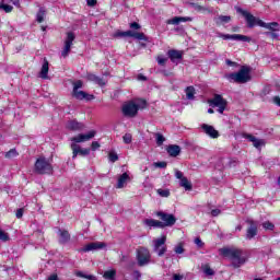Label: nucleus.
<instances>
[{
    "instance_id": "393cba45",
    "label": "nucleus",
    "mask_w": 280,
    "mask_h": 280,
    "mask_svg": "<svg viewBox=\"0 0 280 280\" xmlns=\"http://www.w3.org/2000/svg\"><path fill=\"white\" fill-rule=\"evenodd\" d=\"M187 21H191V18H180L175 16L166 21L167 25H179V23H187Z\"/></svg>"
},
{
    "instance_id": "f03ea898",
    "label": "nucleus",
    "mask_w": 280,
    "mask_h": 280,
    "mask_svg": "<svg viewBox=\"0 0 280 280\" xmlns=\"http://www.w3.org/2000/svg\"><path fill=\"white\" fill-rule=\"evenodd\" d=\"M220 255L222 257H229L232 260V266L234 268H241L246 264V256H244V252L240 248L235 247H223L219 249Z\"/></svg>"
},
{
    "instance_id": "58836bf2",
    "label": "nucleus",
    "mask_w": 280,
    "mask_h": 280,
    "mask_svg": "<svg viewBox=\"0 0 280 280\" xmlns=\"http://www.w3.org/2000/svg\"><path fill=\"white\" fill-rule=\"evenodd\" d=\"M155 139L158 145H163V143H165V137L161 133H155Z\"/></svg>"
},
{
    "instance_id": "a18cd8bd",
    "label": "nucleus",
    "mask_w": 280,
    "mask_h": 280,
    "mask_svg": "<svg viewBox=\"0 0 280 280\" xmlns=\"http://www.w3.org/2000/svg\"><path fill=\"white\" fill-rule=\"evenodd\" d=\"M122 141L124 143H132V135L130 133H126L124 137H122Z\"/></svg>"
},
{
    "instance_id": "f704fd0d",
    "label": "nucleus",
    "mask_w": 280,
    "mask_h": 280,
    "mask_svg": "<svg viewBox=\"0 0 280 280\" xmlns=\"http://www.w3.org/2000/svg\"><path fill=\"white\" fill-rule=\"evenodd\" d=\"M191 9L196 10V12H207V8L198 4V3H190Z\"/></svg>"
},
{
    "instance_id": "473e14b6",
    "label": "nucleus",
    "mask_w": 280,
    "mask_h": 280,
    "mask_svg": "<svg viewBox=\"0 0 280 280\" xmlns=\"http://www.w3.org/2000/svg\"><path fill=\"white\" fill-rule=\"evenodd\" d=\"M194 95H196V89H194V86L186 88L187 100H194Z\"/></svg>"
},
{
    "instance_id": "ea45409f",
    "label": "nucleus",
    "mask_w": 280,
    "mask_h": 280,
    "mask_svg": "<svg viewBox=\"0 0 280 280\" xmlns=\"http://www.w3.org/2000/svg\"><path fill=\"white\" fill-rule=\"evenodd\" d=\"M0 240L1 242H10V235L0 229Z\"/></svg>"
},
{
    "instance_id": "9b49d317",
    "label": "nucleus",
    "mask_w": 280,
    "mask_h": 280,
    "mask_svg": "<svg viewBox=\"0 0 280 280\" xmlns=\"http://www.w3.org/2000/svg\"><path fill=\"white\" fill-rule=\"evenodd\" d=\"M156 215L162 220L163 229H165V226H174L176 224V217H174V214L159 211L156 212Z\"/></svg>"
},
{
    "instance_id": "b1692460",
    "label": "nucleus",
    "mask_w": 280,
    "mask_h": 280,
    "mask_svg": "<svg viewBox=\"0 0 280 280\" xmlns=\"http://www.w3.org/2000/svg\"><path fill=\"white\" fill-rule=\"evenodd\" d=\"M167 56L173 62H176V60L183 59V51L172 49V50H168Z\"/></svg>"
},
{
    "instance_id": "052dcab7",
    "label": "nucleus",
    "mask_w": 280,
    "mask_h": 280,
    "mask_svg": "<svg viewBox=\"0 0 280 280\" xmlns=\"http://www.w3.org/2000/svg\"><path fill=\"white\" fill-rule=\"evenodd\" d=\"M126 36H129L130 38H135V32L132 31H126Z\"/></svg>"
},
{
    "instance_id": "39448f33",
    "label": "nucleus",
    "mask_w": 280,
    "mask_h": 280,
    "mask_svg": "<svg viewBox=\"0 0 280 280\" xmlns=\"http://www.w3.org/2000/svg\"><path fill=\"white\" fill-rule=\"evenodd\" d=\"M36 174H51L54 172V166L51 162L45 158H38L35 162Z\"/></svg>"
},
{
    "instance_id": "5701e85b",
    "label": "nucleus",
    "mask_w": 280,
    "mask_h": 280,
    "mask_svg": "<svg viewBox=\"0 0 280 280\" xmlns=\"http://www.w3.org/2000/svg\"><path fill=\"white\" fill-rule=\"evenodd\" d=\"M167 154L173 156V159H176L180 154V145L178 144H171L166 148Z\"/></svg>"
},
{
    "instance_id": "412c9836",
    "label": "nucleus",
    "mask_w": 280,
    "mask_h": 280,
    "mask_svg": "<svg viewBox=\"0 0 280 280\" xmlns=\"http://www.w3.org/2000/svg\"><path fill=\"white\" fill-rule=\"evenodd\" d=\"M128 183H130V175H128V173H124L118 177L116 187L117 189H124Z\"/></svg>"
},
{
    "instance_id": "bf43d9fd",
    "label": "nucleus",
    "mask_w": 280,
    "mask_h": 280,
    "mask_svg": "<svg viewBox=\"0 0 280 280\" xmlns=\"http://www.w3.org/2000/svg\"><path fill=\"white\" fill-rule=\"evenodd\" d=\"M88 5L94 8V5H97V0H88Z\"/></svg>"
},
{
    "instance_id": "4be33fe9",
    "label": "nucleus",
    "mask_w": 280,
    "mask_h": 280,
    "mask_svg": "<svg viewBox=\"0 0 280 280\" xmlns=\"http://www.w3.org/2000/svg\"><path fill=\"white\" fill-rule=\"evenodd\" d=\"M143 224L149 229H163V222L154 219H144Z\"/></svg>"
},
{
    "instance_id": "774afa93",
    "label": "nucleus",
    "mask_w": 280,
    "mask_h": 280,
    "mask_svg": "<svg viewBox=\"0 0 280 280\" xmlns=\"http://www.w3.org/2000/svg\"><path fill=\"white\" fill-rule=\"evenodd\" d=\"M236 231H242V225H237Z\"/></svg>"
},
{
    "instance_id": "09e8293b",
    "label": "nucleus",
    "mask_w": 280,
    "mask_h": 280,
    "mask_svg": "<svg viewBox=\"0 0 280 280\" xmlns=\"http://www.w3.org/2000/svg\"><path fill=\"white\" fill-rule=\"evenodd\" d=\"M222 213L221 209H213L211 210V217L212 218H218V215H220Z\"/></svg>"
},
{
    "instance_id": "338daca9",
    "label": "nucleus",
    "mask_w": 280,
    "mask_h": 280,
    "mask_svg": "<svg viewBox=\"0 0 280 280\" xmlns=\"http://www.w3.org/2000/svg\"><path fill=\"white\" fill-rule=\"evenodd\" d=\"M208 113H209L210 115H213V108H209V109H208Z\"/></svg>"
},
{
    "instance_id": "79ce46f5",
    "label": "nucleus",
    "mask_w": 280,
    "mask_h": 280,
    "mask_svg": "<svg viewBox=\"0 0 280 280\" xmlns=\"http://www.w3.org/2000/svg\"><path fill=\"white\" fill-rule=\"evenodd\" d=\"M158 194L162 198H170V190L167 189H158Z\"/></svg>"
},
{
    "instance_id": "49530a36",
    "label": "nucleus",
    "mask_w": 280,
    "mask_h": 280,
    "mask_svg": "<svg viewBox=\"0 0 280 280\" xmlns=\"http://www.w3.org/2000/svg\"><path fill=\"white\" fill-rule=\"evenodd\" d=\"M218 36L219 38H223V40H233V35H230V34L219 33Z\"/></svg>"
},
{
    "instance_id": "6ab92c4d",
    "label": "nucleus",
    "mask_w": 280,
    "mask_h": 280,
    "mask_svg": "<svg viewBox=\"0 0 280 280\" xmlns=\"http://www.w3.org/2000/svg\"><path fill=\"white\" fill-rule=\"evenodd\" d=\"M243 137L245 139H248V141H250L254 145V148H257V150H259V148H262V145H266V141H264L262 139H257L255 138V136L250 135V133H245L243 135Z\"/></svg>"
},
{
    "instance_id": "4468645a",
    "label": "nucleus",
    "mask_w": 280,
    "mask_h": 280,
    "mask_svg": "<svg viewBox=\"0 0 280 280\" xmlns=\"http://www.w3.org/2000/svg\"><path fill=\"white\" fill-rule=\"evenodd\" d=\"M96 133L97 132L95 130H92L88 133H79L78 136L72 137L70 140L73 141L72 143H75V145H78V143L91 141V139H93V137H95Z\"/></svg>"
},
{
    "instance_id": "a19ab883",
    "label": "nucleus",
    "mask_w": 280,
    "mask_h": 280,
    "mask_svg": "<svg viewBox=\"0 0 280 280\" xmlns=\"http://www.w3.org/2000/svg\"><path fill=\"white\" fill-rule=\"evenodd\" d=\"M262 229H265L266 231H273L275 230V224H272L269 221H266L262 223Z\"/></svg>"
},
{
    "instance_id": "2eb2a0df",
    "label": "nucleus",
    "mask_w": 280,
    "mask_h": 280,
    "mask_svg": "<svg viewBox=\"0 0 280 280\" xmlns=\"http://www.w3.org/2000/svg\"><path fill=\"white\" fill-rule=\"evenodd\" d=\"M71 150L72 159H77L78 154H80V156H89L91 154V149H82L75 143H71Z\"/></svg>"
},
{
    "instance_id": "37998d69",
    "label": "nucleus",
    "mask_w": 280,
    "mask_h": 280,
    "mask_svg": "<svg viewBox=\"0 0 280 280\" xmlns=\"http://www.w3.org/2000/svg\"><path fill=\"white\" fill-rule=\"evenodd\" d=\"M108 156H109V161L112 163L119 161V155H117V153H115V152H109Z\"/></svg>"
},
{
    "instance_id": "e433bc0d",
    "label": "nucleus",
    "mask_w": 280,
    "mask_h": 280,
    "mask_svg": "<svg viewBox=\"0 0 280 280\" xmlns=\"http://www.w3.org/2000/svg\"><path fill=\"white\" fill-rule=\"evenodd\" d=\"M174 253H176V255H183V253H185V248L183 247V243H179L178 245H176L174 247Z\"/></svg>"
},
{
    "instance_id": "cd10ccee",
    "label": "nucleus",
    "mask_w": 280,
    "mask_h": 280,
    "mask_svg": "<svg viewBox=\"0 0 280 280\" xmlns=\"http://www.w3.org/2000/svg\"><path fill=\"white\" fill-rule=\"evenodd\" d=\"M217 25H222V23H231V15H219L214 19Z\"/></svg>"
},
{
    "instance_id": "c03bdc74",
    "label": "nucleus",
    "mask_w": 280,
    "mask_h": 280,
    "mask_svg": "<svg viewBox=\"0 0 280 280\" xmlns=\"http://www.w3.org/2000/svg\"><path fill=\"white\" fill-rule=\"evenodd\" d=\"M203 272H205V275H208V277H212V275H215L213 269H211V267H209V266H205Z\"/></svg>"
},
{
    "instance_id": "de8ad7c7",
    "label": "nucleus",
    "mask_w": 280,
    "mask_h": 280,
    "mask_svg": "<svg viewBox=\"0 0 280 280\" xmlns=\"http://www.w3.org/2000/svg\"><path fill=\"white\" fill-rule=\"evenodd\" d=\"M165 62H167V58H163L161 56L158 57V63L161 66V67H165Z\"/></svg>"
},
{
    "instance_id": "8fccbe9b",
    "label": "nucleus",
    "mask_w": 280,
    "mask_h": 280,
    "mask_svg": "<svg viewBox=\"0 0 280 280\" xmlns=\"http://www.w3.org/2000/svg\"><path fill=\"white\" fill-rule=\"evenodd\" d=\"M155 167H160L162 170H165V167H167V163L166 162H156L154 163Z\"/></svg>"
},
{
    "instance_id": "a878e982",
    "label": "nucleus",
    "mask_w": 280,
    "mask_h": 280,
    "mask_svg": "<svg viewBox=\"0 0 280 280\" xmlns=\"http://www.w3.org/2000/svg\"><path fill=\"white\" fill-rule=\"evenodd\" d=\"M48 73H49V61H47V59H44V63L39 72V78H42L43 80H47V78H49L47 75Z\"/></svg>"
},
{
    "instance_id": "7c9ffc66",
    "label": "nucleus",
    "mask_w": 280,
    "mask_h": 280,
    "mask_svg": "<svg viewBox=\"0 0 280 280\" xmlns=\"http://www.w3.org/2000/svg\"><path fill=\"white\" fill-rule=\"evenodd\" d=\"M75 277H80L81 279H88V280H97V278L93 275H86L82 271H77Z\"/></svg>"
},
{
    "instance_id": "c85d7f7f",
    "label": "nucleus",
    "mask_w": 280,
    "mask_h": 280,
    "mask_svg": "<svg viewBox=\"0 0 280 280\" xmlns=\"http://www.w3.org/2000/svg\"><path fill=\"white\" fill-rule=\"evenodd\" d=\"M232 40H241L243 43H250V37L246 35L233 34Z\"/></svg>"
},
{
    "instance_id": "0eeeda50",
    "label": "nucleus",
    "mask_w": 280,
    "mask_h": 280,
    "mask_svg": "<svg viewBox=\"0 0 280 280\" xmlns=\"http://www.w3.org/2000/svg\"><path fill=\"white\" fill-rule=\"evenodd\" d=\"M137 261L138 266L140 267L148 266V264L152 261V254H150V249L145 247H139L137 249Z\"/></svg>"
},
{
    "instance_id": "2f4dec72",
    "label": "nucleus",
    "mask_w": 280,
    "mask_h": 280,
    "mask_svg": "<svg viewBox=\"0 0 280 280\" xmlns=\"http://www.w3.org/2000/svg\"><path fill=\"white\" fill-rule=\"evenodd\" d=\"M116 275H117V271L115 269H112V270L105 271L103 277H104V279L113 280V279H115Z\"/></svg>"
},
{
    "instance_id": "a211bd4d",
    "label": "nucleus",
    "mask_w": 280,
    "mask_h": 280,
    "mask_svg": "<svg viewBox=\"0 0 280 280\" xmlns=\"http://www.w3.org/2000/svg\"><path fill=\"white\" fill-rule=\"evenodd\" d=\"M66 128L68 130H73L74 132H80L84 129V124L73 119L67 122Z\"/></svg>"
},
{
    "instance_id": "20e7f679",
    "label": "nucleus",
    "mask_w": 280,
    "mask_h": 280,
    "mask_svg": "<svg viewBox=\"0 0 280 280\" xmlns=\"http://www.w3.org/2000/svg\"><path fill=\"white\" fill-rule=\"evenodd\" d=\"M250 67L243 66L238 72H233L226 74L225 78L228 80H232V82H236V84H246V82H250Z\"/></svg>"
},
{
    "instance_id": "7ed1b4c3",
    "label": "nucleus",
    "mask_w": 280,
    "mask_h": 280,
    "mask_svg": "<svg viewBox=\"0 0 280 280\" xmlns=\"http://www.w3.org/2000/svg\"><path fill=\"white\" fill-rule=\"evenodd\" d=\"M145 106H148L145 100L129 101L122 105L121 113L124 117L132 118L138 115L140 109L145 108Z\"/></svg>"
},
{
    "instance_id": "ddd939ff",
    "label": "nucleus",
    "mask_w": 280,
    "mask_h": 280,
    "mask_svg": "<svg viewBox=\"0 0 280 280\" xmlns=\"http://www.w3.org/2000/svg\"><path fill=\"white\" fill-rule=\"evenodd\" d=\"M74 40H75V34H73L72 32L67 33V37H66V40H65V46H63V49L61 51L62 58H67V56H69V54L71 52V47H72Z\"/></svg>"
},
{
    "instance_id": "603ef678",
    "label": "nucleus",
    "mask_w": 280,
    "mask_h": 280,
    "mask_svg": "<svg viewBox=\"0 0 280 280\" xmlns=\"http://www.w3.org/2000/svg\"><path fill=\"white\" fill-rule=\"evenodd\" d=\"M133 280H141V272L139 271H133L132 273Z\"/></svg>"
},
{
    "instance_id": "6e6d98bb",
    "label": "nucleus",
    "mask_w": 280,
    "mask_h": 280,
    "mask_svg": "<svg viewBox=\"0 0 280 280\" xmlns=\"http://www.w3.org/2000/svg\"><path fill=\"white\" fill-rule=\"evenodd\" d=\"M266 35H267V36H271V38H273V39L279 38V34L273 33V31H272V32H267Z\"/></svg>"
},
{
    "instance_id": "423d86ee",
    "label": "nucleus",
    "mask_w": 280,
    "mask_h": 280,
    "mask_svg": "<svg viewBox=\"0 0 280 280\" xmlns=\"http://www.w3.org/2000/svg\"><path fill=\"white\" fill-rule=\"evenodd\" d=\"M83 83L81 80H78L73 83V90L72 95L75 97V100H86V102H91V100H95L94 95H91L84 91H80L82 89Z\"/></svg>"
},
{
    "instance_id": "680f3d73",
    "label": "nucleus",
    "mask_w": 280,
    "mask_h": 280,
    "mask_svg": "<svg viewBox=\"0 0 280 280\" xmlns=\"http://www.w3.org/2000/svg\"><path fill=\"white\" fill-rule=\"evenodd\" d=\"M46 280H58V275L54 273L49 276Z\"/></svg>"
},
{
    "instance_id": "3c124183",
    "label": "nucleus",
    "mask_w": 280,
    "mask_h": 280,
    "mask_svg": "<svg viewBox=\"0 0 280 280\" xmlns=\"http://www.w3.org/2000/svg\"><path fill=\"white\" fill-rule=\"evenodd\" d=\"M195 244L198 246V248H202V246H205V243L202 240H200V237L195 238Z\"/></svg>"
},
{
    "instance_id": "9d476101",
    "label": "nucleus",
    "mask_w": 280,
    "mask_h": 280,
    "mask_svg": "<svg viewBox=\"0 0 280 280\" xmlns=\"http://www.w3.org/2000/svg\"><path fill=\"white\" fill-rule=\"evenodd\" d=\"M175 178L179 180V186H182L185 189V191H191L194 189V185H191V182H189V179L185 177L183 172H180L177 168H175Z\"/></svg>"
},
{
    "instance_id": "f3484780",
    "label": "nucleus",
    "mask_w": 280,
    "mask_h": 280,
    "mask_svg": "<svg viewBox=\"0 0 280 280\" xmlns=\"http://www.w3.org/2000/svg\"><path fill=\"white\" fill-rule=\"evenodd\" d=\"M201 128L203 132H206L208 137H210V139H218V137H220V132L215 130V128L211 125L203 124Z\"/></svg>"
},
{
    "instance_id": "c9c22d12",
    "label": "nucleus",
    "mask_w": 280,
    "mask_h": 280,
    "mask_svg": "<svg viewBox=\"0 0 280 280\" xmlns=\"http://www.w3.org/2000/svg\"><path fill=\"white\" fill-rule=\"evenodd\" d=\"M133 38H136L137 40H145V42H148V37L143 33L135 32L133 33Z\"/></svg>"
},
{
    "instance_id": "0e129e2a",
    "label": "nucleus",
    "mask_w": 280,
    "mask_h": 280,
    "mask_svg": "<svg viewBox=\"0 0 280 280\" xmlns=\"http://www.w3.org/2000/svg\"><path fill=\"white\" fill-rule=\"evenodd\" d=\"M225 62H226L228 67H233L235 65V62H233L229 59Z\"/></svg>"
},
{
    "instance_id": "864d4df0",
    "label": "nucleus",
    "mask_w": 280,
    "mask_h": 280,
    "mask_svg": "<svg viewBox=\"0 0 280 280\" xmlns=\"http://www.w3.org/2000/svg\"><path fill=\"white\" fill-rule=\"evenodd\" d=\"M131 30H141V25L137 22H132L130 24Z\"/></svg>"
},
{
    "instance_id": "69168bd1",
    "label": "nucleus",
    "mask_w": 280,
    "mask_h": 280,
    "mask_svg": "<svg viewBox=\"0 0 280 280\" xmlns=\"http://www.w3.org/2000/svg\"><path fill=\"white\" fill-rule=\"evenodd\" d=\"M138 80H143V81H145V80H148V78H145L143 74H139V75H138Z\"/></svg>"
},
{
    "instance_id": "e2e57ef3",
    "label": "nucleus",
    "mask_w": 280,
    "mask_h": 280,
    "mask_svg": "<svg viewBox=\"0 0 280 280\" xmlns=\"http://www.w3.org/2000/svg\"><path fill=\"white\" fill-rule=\"evenodd\" d=\"M116 36L126 37V32H117Z\"/></svg>"
},
{
    "instance_id": "1a4fd4ad",
    "label": "nucleus",
    "mask_w": 280,
    "mask_h": 280,
    "mask_svg": "<svg viewBox=\"0 0 280 280\" xmlns=\"http://www.w3.org/2000/svg\"><path fill=\"white\" fill-rule=\"evenodd\" d=\"M208 104L213 108H218V113L222 115L226 110V100L220 94H214V96L208 101Z\"/></svg>"
},
{
    "instance_id": "aec40b11",
    "label": "nucleus",
    "mask_w": 280,
    "mask_h": 280,
    "mask_svg": "<svg viewBox=\"0 0 280 280\" xmlns=\"http://www.w3.org/2000/svg\"><path fill=\"white\" fill-rule=\"evenodd\" d=\"M86 79L90 82H94V84H97L98 86H106V79L97 77L94 73H88Z\"/></svg>"
},
{
    "instance_id": "bb28decb",
    "label": "nucleus",
    "mask_w": 280,
    "mask_h": 280,
    "mask_svg": "<svg viewBox=\"0 0 280 280\" xmlns=\"http://www.w3.org/2000/svg\"><path fill=\"white\" fill-rule=\"evenodd\" d=\"M59 237L60 244H67V242L71 240V234H69V231L67 230H59Z\"/></svg>"
},
{
    "instance_id": "f8f14e48",
    "label": "nucleus",
    "mask_w": 280,
    "mask_h": 280,
    "mask_svg": "<svg viewBox=\"0 0 280 280\" xmlns=\"http://www.w3.org/2000/svg\"><path fill=\"white\" fill-rule=\"evenodd\" d=\"M106 248V243L104 242H92L79 249V253H93L95 250H102Z\"/></svg>"
},
{
    "instance_id": "13d9d810",
    "label": "nucleus",
    "mask_w": 280,
    "mask_h": 280,
    "mask_svg": "<svg viewBox=\"0 0 280 280\" xmlns=\"http://www.w3.org/2000/svg\"><path fill=\"white\" fill-rule=\"evenodd\" d=\"M15 215L18 219L23 218V208L18 209Z\"/></svg>"
},
{
    "instance_id": "4c0bfd02",
    "label": "nucleus",
    "mask_w": 280,
    "mask_h": 280,
    "mask_svg": "<svg viewBox=\"0 0 280 280\" xmlns=\"http://www.w3.org/2000/svg\"><path fill=\"white\" fill-rule=\"evenodd\" d=\"M14 156H19L16 149H11L5 153V159H14Z\"/></svg>"
},
{
    "instance_id": "72a5a7b5",
    "label": "nucleus",
    "mask_w": 280,
    "mask_h": 280,
    "mask_svg": "<svg viewBox=\"0 0 280 280\" xmlns=\"http://www.w3.org/2000/svg\"><path fill=\"white\" fill-rule=\"evenodd\" d=\"M0 10H4L7 12V14H9L10 12H12V10H14V7L10 5V4H5L2 2H0Z\"/></svg>"
},
{
    "instance_id": "c756f323",
    "label": "nucleus",
    "mask_w": 280,
    "mask_h": 280,
    "mask_svg": "<svg viewBox=\"0 0 280 280\" xmlns=\"http://www.w3.org/2000/svg\"><path fill=\"white\" fill-rule=\"evenodd\" d=\"M46 14L47 11L45 10V8H40L36 15L37 23H43V21H45Z\"/></svg>"
},
{
    "instance_id": "dca6fc26",
    "label": "nucleus",
    "mask_w": 280,
    "mask_h": 280,
    "mask_svg": "<svg viewBox=\"0 0 280 280\" xmlns=\"http://www.w3.org/2000/svg\"><path fill=\"white\" fill-rule=\"evenodd\" d=\"M247 224H249V226L246 231V240H253L257 235V222L248 220Z\"/></svg>"
},
{
    "instance_id": "5fc2aeb1",
    "label": "nucleus",
    "mask_w": 280,
    "mask_h": 280,
    "mask_svg": "<svg viewBox=\"0 0 280 280\" xmlns=\"http://www.w3.org/2000/svg\"><path fill=\"white\" fill-rule=\"evenodd\" d=\"M91 148H92V151L95 152V150H98L100 148V142L97 141L92 142Z\"/></svg>"
},
{
    "instance_id": "6e6552de",
    "label": "nucleus",
    "mask_w": 280,
    "mask_h": 280,
    "mask_svg": "<svg viewBox=\"0 0 280 280\" xmlns=\"http://www.w3.org/2000/svg\"><path fill=\"white\" fill-rule=\"evenodd\" d=\"M167 242V236L162 235L160 238H155L153 241V252L156 253L158 257H163L165 253H167V246L165 243Z\"/></svg>"
},
{
    "instance_id": "f257e3e1",
    "label": "nucleus",
    "mask_w": 280,
    "mask_h": 280,
    "mask_svg": "<svg viewBox=\"0 0 280 280\" xmlns=\"http://www.w3.org/2000/svg\"><path fill=\"white\" fill-rule=\"evenodd\" d=\"M236 12L244 16L247 27L250 30L258 25L259 27H265V30H269L270 32H280V24L278 22L266 23L261 21L259 18H256L250 12L243 10L242 8H236Z\"/></svg>"
},
{
    "instance_id": "4d7b16f0",
    "label": "nucleus",
    "mask_w": 280,
    "mask_h": 280,
    "mask_svg": "<svg viewBox=\"0 0 280 280\" xmlns=\"http://www.w3.org/2000/svg\"><path fill=\"white\" fill-rule=\"evenodd\" d=\"M183 279H185V276H183L180 273L173 275V280H183Z\"/></svg>"
}]
</instances>
